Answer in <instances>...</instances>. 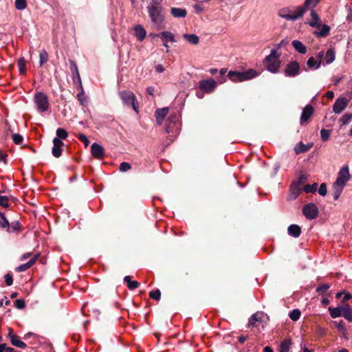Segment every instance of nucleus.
I'll list each match as a JSON object with an SVG mask.
<instances>
[{
	"mask_svg": "<svg viewBox=\"0 0 352 352\" xmlns=\"http://www.w3.org/2000/svg\"><path fill=\"white\" fill-rule=\"evenodd\" d=\"M316 333L320 336V337H323L326 335L327 333V330L325 328L321 327V326H318L316 327Z\"/></svg>",
	"mask_w": 352,
	"mask_h": 352,
	"instance_id": "56",
	"label": "nucleus"
},
{
	"mask_svg": "<svg viewBox=\"0 0 352 352\" xmlns=\"http://www.w3.org/2000/svg\"><path fill=\"white\" fill-rule=\"evenodd\" d=\"M91 152L92 155L97 159H102L104 155V151L103 147L96 142H94L91 144Z\"/></svg>",
	"mask_w": 352,
	"mask_h": 352,
	"instance_id": "12",
	"label": "nucleus"
},
{
	"mask_svg": "<svg viewBox=\"0 0 352 352\" xmlns=\"http://www.w3.org/2000/svg\"><path fill=\"white\" fill-rule=\"evenodd\" d=\"M15 8L19 10H25L27 7V1L26 0H16Z\"/></svg>",
	"mask_w": 352,
	"mask_h": 352,
	"instance_id": "43",
	"label": "nucleus"
},
{
	"mask_svg": "<svg viewBox=\"0 0 352 352\" xmlns=\"http://www.w3.org/2000/svg\"><path fill=\"white\" fill-rule=\"evenodd\" d=\"M318 193L321 196H325L327 193V185L324 183L320 184L318 188Z\"/></svg>",
	"mask_w": 352,
	"mask_h": 352,
	"instance_id": "54",
	"label": "nucleus"
},
{
	"mask_svg": "<svg viewBox=\"0 0 352 352\" xmlns=\"http://www.w3.org/2000/svg\"><path fill=\"white\" fill-rule=\"evenodd\" d=\"M352 120V113H345L342 116L340 121L342 122V125H346L349 124Z\"/></svg>",
	"mask_w": 352,
	"mask_h": 352,
	"instance_id": "45",
	"label": "nucleus"
},
{
	"mask_svg": "<svg viewBox=\"0 0 352 352\" xmlns=\"http://www.w3.org/2000/svg\"><path fill=\"white\" fill-rule=\"evenodd\" d=\"M135 33L136 37L138 38L139 41H142L146 35V32L145 29L141 25H138L134 28Z\"/></svg>",
	"mask_w": 352,
	"mask_h": 352,
	"instance_id": "29",
	"label": "nucleus"
},
{
	"mask_svg": "<svg viewBox=\"0 0 352 352\" xmlns=\"http://www.w3.org/2000/svg\"><path fill=\"white\" fill-rule=\"evenodd\" d=\"M12 139L16 144H21L23 140V136L19 133H14L12 136Z\"/></svg>",
	"mask_w": 352,
	"mask_h": 352,
	"instance_id": "49",
	"label": "nucleus"
},
{
	"mask_svg": "<svg viewBox=\"0 0 352 352\" xmlns=\"http://www.w3.org/2000/svg\"><path fill=\"white\" fill-rule=\"evenodd\" d=\"M64 145V143L62 140H58V138H54L53 140V147H52V155L55 157H60L62 154V146Z\"/></svg>",
	"mask_w": 352,
	"mask_h": 352,
	"instance_id": "13",
	"label": "nucleus"
},
{
	"mask_svg": "<svg viewBox=\"0 0 352 352\" xmlns=\"http://www.w3.org/2000/svg\"><path fill=\"white\" fill-rule=\"evenodd\" d=\"M336 58V52L333 48L328 49L324 56V60L327 65L332 63Z\"/></svg>",
	"mask_w": 352,
	"mask_h": 352,
	"instance_id": "28",
	"label": "nucleus"
},
{
	"mask_svg": "<svg viewBox=\"0 0 352 352\" xmlns=\"http://www.w3.org/2000/svg\"><path fill=\"white\" fill-rule=\"evenodd\" d=\"M70 63H71V72L72 73V78H73L74 82H76L75 74L78 76V81H80V74H79L78 69L76 64L73 60H71Z\"/></svg>",
	"mask_w": 352,
	"mask_h": 352,
	"instance_id": "33",
	"label": "nucleus"
},
{
	"mask_svg": "<svg viewBox=\"0 0 352 352\" xmlns=\"http://www.w3.org/2000/svg\"><path fill=\"white\" fill-rule=\"evenodd\" d=\"M318 184L314 183L313 184H307L305 186L303 190L306 193H313L317 190Z\"/></svg>",
	"mask_w": 352,
	"mask_h": 352,
	"instance_id": "41",
	"label": "nucleus"
},
{
	"mask_svg": "<svg viewBox=\"0 0 352 352\" xmlns=\"http://www.w3.org/2000/svg\"><path fill=\"white\" fill-rule=\"evenodd\" d=\"M150 297L155 300H160L161 298V292L159 289H155L150 292Z\"/></svg>",
	"mask_w": 352,
	"mask_h": 352,
	"instance_id": "50",
	"label": "nucleus"
},
{
	"mask_svg": "<svg viewBox=\"0 0 352 352\" xmlns=\"http://www.w3.org/2000/svg\"><path fill=\"white\" fill-rule=\"evenodd\" d=\"M313 146V143H309L307 144L300 142L294 148L296 154L305 153L309 151Z\"/></svg>",
	"mask_w": 352,
	"mask_h": 352,
	"instance_id": "22",
	"label": "nucleus"
},
{
	"mask_svg": "<svg viewBox=\"0 0 352 352\" xmlns=\"http://www.w3.org/2000/svg\"><path fill=\"white\" fill-rule=\"evenodd\" d=\"M0 206L4 208L9 207V200L7 196L0 195Z\"/></svg>",
	"mask_w": 352,
	"mask_h": 352,
	"instance_id": "51",
	"label": "nucleus"
},
{
	"mask_svg": "<svg viewBox=\"0 0 352 352\" xmlns=\"http://www.w3.org/2000/svg\"><path fill=\"white\" fill-rule=\"evenodd\" d=\"M300 72L299 63L296 61H292L287 64L285 69V75L287 77H295Z\"/></svg>",
	"mask_w": 352,
	"mask_h": 352,
	"instance_id": "8",
	"label": "nucleus"
},
{
	"mask_svg": "<svg viewBox=\"0 0 352 352\" xmlns=\"http://www.w3.org/2000/svg\"><path fill=\"white\" fill-rule=\"evenodd\" d=\"M118 95L122 101L124 105L128 107H132L133 109L138 113V102L135 94L129 90L119 91Z\"/></svg>",
	"mask_w": 352,
	"mask_h": 352,
	"instance_id": "3",
	"label": "nucleus"
},
{
	"mask_svg": "<svg viewBox=\"0 0 352 352\" xmlns=\"http://www.w3.org/2000/svg\"><path fill=\"white\" fill-rule=\"evenodd\" d=\"M5 282L7 285L10 286L13 283V278L12 274L8 273L4 276Z\"/></svg>",
	"mask_w": 352,
	"mask_h": 352,
	"instance_id": "58",
	"label": "nucleus"
},
{
	"mask_svg": "<svg viewBox=\"0 0 352 352\" xmlns=\"http://www.w3.org/2000/svg\"><path fill=\"white\" fill-rule=\"evenodd\" d=\"M320 1L321 0H305L304 7L306 10H314V8H315Z\"/></svg>",
	"mask_w": 352,
	"mask_h": 352,
	"instance_id": "35",
	"label": "nucleus"
},
{
	"mask_svg": "<svg viewBox=\"0 0 352 352\" xmlns=\"http://www.w3.org/2000/svg\"><path fill=\"white\" fill-rule=\"evenodd\" d=\"M170 13L175 18H184L187 15L186 10L180 8H171Z\"/></svg>",
	"mask_w": 352,
	"mask_h": 352,
	"instance_id": "23",
	"label": "nucleus"
},
{
	"mask_svg": "<svg viewBox=\"0 0 352 352\" xmlns=\"http://www.w3.org/2000/svg\"><path fill=\"white\" fill-rule=\"evenodd\" d=\"M151 36H157L160 37L165 42H172L175 43L177 41L175 39V35L168 31H164L157 34H151Z\"/></svg>",
	"mask_w": 352,
	"mask_h": 352,
	"instance_id": "16",
	"label": "nucleus"
},
{
	"mask_svg": "<svg viewBox=\"0 0 352 352\" xmlns=\"http://www.w3.org/2000/svg\"><path fill=\"white\" fill-rule=\"evenodd\" d=\"M331 131L322 129L320 130V136L322 141H327L329 139Z\"/></svg>",
	"mask_w": 352,
	"mask_h": 352,
	"instance_id": "46",
	"label": "nucleus"
},
{
	"mask_svg": "<svg viewBox=\"0 0 352 352\" xmlns=\"http://www.w3.org/2000/svg\"><path fill=\"white\" fill-rule=\"evenodd\" d=\"M30 267H28V265H27V263H25V264H22V265H20L19 266H18L16 268V271L18 272H24V271H26L27 270H28Z\"/></svg>",
	"mask_w": 352,
	"mask_h": 352,
	"instance_id": "60",
	"label": "nucleus"
},
{
	"mask_svg": "<svg viewBox=\"0 0 352 352\" xmlns=\"http://www.w3.org/2000/svg\"><path fill=\"white\" fill-rule=\"evenodd\" d=\"M155 70L157 73H162L164 71V67L162 65L159 64L155 67Z\"/></svg>",
	"mask_w": 352,
	"mask_h": 352,
	"instance_id": "64",
	"label": "nucleus"
},
{
	"mask_svg": "<svg viewBox=\"0 0 352 352\" xmlns=\"http://www.w3.org/2000/svg\"><path fill=\"white\" fill-rule=\"evenodd\" d=\"M8 337L10 338V342L14 346L24 349L26 346V344L23 341L20 340L19 337L12 333V329H9Z\"/></svg>",
	"mask_w": 352,
	"mask_h": 352,
	"instance_id": "14",
	"label": "nucleus"
},
{
	"mask_svg": "<svg viewBox=\"0 0 352 352\" xmlns=\"http://www.w3.org/2000/svg\"><path fill=\"white\" fill-rule=\"evenodd\" d=\"M264 317V313L263 312H256L254 314H252L248 321L249 326H256V322H261L262 321L263 318Z\"/></svg>",
	"mask_w": 352,
	"mask_h": 352,
	"instance_id": "21",
	"label": "nucleus"
},
{
	"mask_svg": "<svg viewBox=\"0 0 352 352\" xmlns=\"http://www.w3.org/2000/svg\"><path fill=\"white\" fill-rule=\"evenodd\" d=\"M307 65L309 68L316 69L320 67L321 62L316 60L314 57H309L307 61Z\"/></svg>",
	"mask_w": 352,
	"mask_h": 352,
	"instance_id": "31",
	"label": "nucleus"
},
{
	"mask_svg": "<svg viewBox=\"0 0 352 352\" xmlns=\"http://www.w3.org/2000/svg\"><path fill=\"white\" fill-rule=\"evenodd\" d=\"M292 45L294 47V48L297 51L298 53L302 54H305L307 52V48L305 46V45L298 40H294L292 42Z\"/></svg>",
	"mask_w": 352,
	"mask_h": 352,
	"instance_id": "25",
	"label": "nucleus"
},
{
	"mask_svg": "<svg viewBox=\"0 0 352 352\" xmlns=\"http://www.w3.org/2000/svg\"><path fill=\"white\" fill-rule=\"evenodd\" d=\"M163 0H152L151 3L148 6H153L155 7H162L161 3Z\"/></svg>",
	"mask_w": 352,
	"mask_h": 352,
	"instance_id": "62",
	"label": "nucleus"
},
{
	"mask_svg": "<svg viewBox=\"0 0 352 352\" xmlns=\"http://www.w3.org/2000/svg\"><path fill=\"white\" fill-rule=\"evenodd\" d=\"M306 10H307L304 7V6L296 7L294 10H292V17L296 16L297 20L298 19L302 17L304 15Z\"/></svg>",
	"mask_w": 352,
	"mask_h": 352,
	"instance_id": "30",
	"label": "nucleus"
},
{
	"mask_svg": "<svg viewBox=\"0 0 352 352\" xmlns=\"http://www.w3.org/2000/svg\"><path fill=\"white\" fill-rule=\"evenodd\" d=\"M301 316V312L299 309H295L292 310L289 314V316L293 321H297Z\"/></svg>",
	"mask_w": 352,
	"mask_h": 352,
	"instance_id": "42",
	"label": "nucleus"
},
{
	"mask_svg": "<svg viewBox=\"0 0 352 352\" xmlns=\"http://www.w3.org/2000/svg\"><path fill=\"white\" fill-rule=\"evenodd\" d=\"M131 168V166L128 162H122L120 164L119 169L121 172H126L127 170H130Z\"/></svg>",
	"mask_w": 352,
	"mask_h": 352,
	"instance_id": "52",
	"label": "nucleus"
},
{
	"mask_svg": "<svg viewBox=\"0 0 352 352\" xmlns=\"http://www.w3.org/2000/svg\"><path fill=\"white\" fill-rule=\"evenodd\" d=\"M301 190H302V189L299 186V183L293 182L289 188V199H291V200L296 199L298 197Z\"/></svg>",
	"mask_w": 352,
	"mask_h": 352,
	"instance_id": "17",
	"label": "nucleus"
},
{
	"mask_svg": "<svg viewBox=\"0 0 352 352\" xmlns=\"http://www.w3.org/2000/svg\"><path fill=\"white\" fill-rule=\"evenodd\" d=\"M343 187H341V186H336V184H333V187H332V189H333V192H332V195H333V197L334 198L335 200H337L339 197L340 196L342 190H343Z\"/></svg>",
	"mask_w": 352,
	"mask_h": 352,
	"instance_id": "37",
	"label": "nucleus"
},
{
	"mask_svg": "<svg viewBox=\"0 0 352 352\" xmlns=\"http://www.w3.org/2000/svg\"><path fill=\"white\" fill-rule=\"evenodd\" d=\"M314 114V108L311 105L307 104L302 109L300 122L301 125L305 124Z\"/></svg>",
	"mask_w": 352,
	"mask_h": 352,
	"instance_id": "11",
	"label": "nucleus"
},
{
	"mask_svg": "<svg viewBox=\"0 0 352 352\" xmlns=\"http://www.w3.org/2000/svg\"><path fill=\"white\" fill-rule=\"evenodd\" d=\"M168 113V108L164 107L162 109H158L155 111V119L156 122L158 125H161L163 123V121L165 117L167 116Z\"/></svg>",
	"mask_w": 352,
	"mask_h": 352,
	"instance_id": "15",
	"label": "nucleus"
},
{
	"mask_svg": "<svg viewBox=\"0 0 352 352\" xmlns=\"http://www.w3.org/2000/svg\"><path fill=\"white\" fill-rule=\"evenodd\" d=\"M227 72V69L226 68H222L220 69V74L221 76V78L218 79V82L221 84L226 81V76L225 74Z\"/></svg>",
	"mask_w": 352,
	"mask_h": 352,
	"instance_id": "57",
	"label": "nucleus"
},
{
	"mask_svg": "<svg viewBox=\"0 0 352 352\" xmlns=\"http://www.w3.org/2000/svg\"><path fill=\"white\" fill-rule=\"evenodd\" d=\"M37 259V256H35L34 257L32 258L28 262H27V265L30 268L36 262Z\"/></svg>",
	"mask_w": 352,
	"mask_h": 352,
	"instance_id": "63",
	"label": "nucleus"
},
{
	"mask_svg": "<svg viewBox=\"0 0 352 352\" xmlns=\"http://www.w3.org/2000/svg\"><path fill=\"white\" fill-rule=\"evenodd\" d=\"M292 10H290L287 8H284L279 10L278 15H279V16H280L286 20H288V21H296V16L292 17Z\"/></svg>",
	"mask_w": 352,
	"mask_h": 352,
	"instance_id": "19",
	"label": "nucleus"
},
{
	"mask_svg": "<svg viewBox=\"0 0 352 352\" xmlns=\"http://www.w3.org/2000/svg\"><path fill=\"white\" fill-rule=\"evenodd\" d=\"M349 179L350 173L349 168L348 166H344L339 170L336 181L333 184L344 188Z\"/></svg>",
	"mask_w": 352,
	"mask_h": 352,
	"instance_id": "6",
	"label": "nucleus"
},
{
	"mask_svg": "<svg viewBox=\"0 0 352 352\" xmlns=\"http://www.w3.org/2000/svg\"><path fill=\"white\" fill-rule=\"evenodd\" d=\"M33 101L36 107V109L39 113L47 111L50 108V103L47 96L39 91L35 94Z\"/></svg>",
	"mask_w": 352,
	"mask_h": 352,
	"instance_id": "5",
	"label": "nucleus"
},
{
	"mask_svg": "<svg viewBox=\"0 0 352 352\" xmlns=\"http://www.w3.org/2000/svg\"><path fill=\"white\" fill-rule=\"evenodd\" d=\"M343 316L349 322H352V309L349 304L343 305L342 314Z\"/></svg>",
	"mask_w": 352,
	"mask_h": 352,
	"instance_id": "27",
	"label": "nucleus"
},
{
	"mask_svg": "<svg viewBox=\"0 0 352 352\" xmlns=\"http://www.w3.org/2000/svg\"><path fill=\"white\" fill-rule=\"evenodd\" d=\"M21 225L19 221H15L11 223L10 229L11 228L13 231H18L20 229Z\"/></svg>",
	"mask_w": 352,
	"mask_h": 352,
	"instance_id": "59",
	"label": "nucleus"
},
{
	"mask_svg": "<svg viewBox=\"0 0 352 352\" xmlns=\"http://www.w3.org/2000/svg\"><path fill=\"white\" fill-rule=\"evenodd\" d=\"M257 74L254 69H250L245 72L230 71L227 76L233 82H243L256 77Z\"/></svg>",
	"mask_w": 352,
	"mask_h": 352,
	"instance_id": "2",
	"label": "nucleus"
},
{
	"mask_svg": "<svg viewBox=\"0 0 352 352\" xmlns=\"http://www.w3.org/2000/svg\"><path fill=\"white\" fill-rule=\"evenodd\" d=\"M77 98L82 105L85 104L86 102V97L85 96V91L82 87V85H80V91L77 95Z\"/></svg>",
	"mask_w": 352,
	"mask_h": 352,
	"instance_id": "44",
	"label": "nucleus"
},
{
	"mask_svg": "<svg viewBox=\"0 0 352 352\" xmlns=\"http://www.w3.org/2000/svg\"><path fill=\"white\" fill-rule=\"evenodd\" d=\"M14 306L19 309H22L25 307V302L23 299H16L14 301Z\"/></svg>",
	"mask_w": 352,
	"mask_h": 352,
	"instance_id": "53",
	"label": "nucleus"
},
{
	"mask_svg": "<svg viewBox=\"0 0 352 352\" xmlns=\"http://www.w3.org/2000/svg\"><path fill=\"white\" fill-rule=\"evenodd\" d=\"M318 30V31L314 32V34L317 37H325L329 35L330 28L327 25H321V27Z\"/></svg>",
	"mask_w": 352,
	"mask_h": 352,
	"instance_id": "26",
	"label": "nucleus"
},
{
	"mask_svg": "<svg viewBox=\"0 0 352 352\" xmlns=\"http://www.w3.org/2000/svg\"><path fill=\"white\" fill-rule=\"evenodd\" d=\"M330 316L333 318H336L342 316L343 310V305H339L336 307H329L328 308Z\"/></svg>",
	"mask_w": 352,
	"mask_h": 352,
	"instance_id": "24",
	"label": "nucleus"
},
{
	"mask_svg": "<svg viewBox=\"0 0 352 352\" xmlns=\"http://www.w3.org/2000/svg\"><path fill=\"white\" fill-rule=\"evenodd\" d=\"M49 56L46 50H42L39 54V63L42 66L48 61Z\"/></svg>",
	"mask_w": 352,
	"mask_h": 352,
	"instance_id": "36",
	"label": "nucleus"
},
{
	"mask_svg": "<svg viewBox=\"0 0 352 352\" xmlns=\"http://www.w3.org/2000/svg\"><path fill=\"white\" fill-rule=\"evenodd\" d=\"M184 38L188 43H190L191 44H193V45H197L199 43V37L197 35L193 34H184Z\"/></svg>",
	"mask_w": 352,
	"mask_h": 352,
	"instance_id": "32",
	"label": "nucleus"
},
{
	"mask_svg": "<svg viewBox=\"0 0 352 352\" xmlns=\"http://www.w3.org/2000/svg\"><path fill=\"white\" fill-rule=\"evenodd\" d=\"M78 138L85 144L86 147L89 144V140L85 135L80 133L78 135Z\"/></svg>",
	"mask_w": 352,
	"mask_h": 352,
	"instance_id": "55",
	"label": "nucleus"
},
{
	"mask_svg": "<svg viewBox=\"0 0 352 352\" xmlns=\"http://www.w3.org/2000/svg\"><path fill=\"white\" fill-rule=\"evenodd\" d=\"M18 67L21 74H25L26 72V61L23 57L18 60Z\"/></svg>",
	"mask_w": 352,
	"mask_h": 352,
	"instance_id": "39",
	"label": "nucleus"
},
{
	"mask_svg": "<svg viewBox=\"0 0 352 352\" xmlns=\"http://www.w3.org/2000/svg\"><path fill=\"white\" fill-rule=\"evenodd\" d=\"M289 235L294 238L298 237L301 234V228L296 224H292L287 228Z\"/></svg>",
	"mask_w": 352,
	"mask_h": 352,
	"instance_id": "20",
	"label": "nucleus"
},
{
	"mask_svg": "<svg viewBox=\"0 0 352 352\" xmlns=\"http://www.w3.org/2000/svg\"><path fill=\"white\" fill-rule=\"evenodd\" d=\"M56 137L55 138H58V140H65L67 136L68 133L63 128H58L56 130Z\"/></svg>",
	"mask_w": 352,
	"mask_h": 352,
	"instance_id": "40",
	"label": "nucleus"
},
{
	"mask_svg": "<svg viewBox=\"0 0 352 352\" xmlns=\"http://www.w3.org/2000/svg\"><path fill=\"white\" fill-rule=\"evenodd\" d=\"M330 288V285L329 284H322L318 286L316 291L317 293L322 294L326 292Z\"/></svg>",
	"mask_w": 352,
	"mask_h": 352,
	"instance_id": "48",
	"label": "nucleus"
},
{
	"mask_svg": "<svg viewBox=\"0 0 352 352\" xmlns=\"http://www.w3.org/2000/svg\"><path fill=\"white\" fill-rule=\"evenodd\" d=\"M147 10L151 21L156 29H162L164 28V23L165 21L163 8L148 6Z\"/></svg>",
	"mask_w": 352,
	"mask_h": 352,
	"instance_id": "1",
	"label": "nucleus"
},
{
	"mask_svg": "<svg viewBox=\"0 0 352 352\" xmlns=\"http://www.w3.org/2000/svg\"><path fill=\"white\" fill-rule=\"evenodd\" d=\"M199 87L202 91L207 93H210L217 87V82L212 78L203 80L199 82Z\"/></svg>",
	"mask_w": 352,
	"mask_h": 352,
	"instance_id": "9",
	"label": "nucleus"
},
{
	"mask_svg": "<svg viewBox=\"0 0 352 352\" xmlns=\"http://www.w3.org/2000/svg\"><path fill=\"white\" fill-rule=\"evenodd\" d=\"M302 213L308 219H314L318 214V209L313 203L305 205L302 208Z\"/></svg>",
	"mask_w": 352,
	"mask_h": 352,
	"instance_id": "7",
	"label": "nucleus"
},
{
	"mask_svg": "<svg viewBox=\"0 0 352 352\" xmlns=\"http://www.w3.org/2000/svg\"><path fill=\"white\" fill-rule=\"evenodd\" d=\"M334 324L336 327V328L341 331L343 334L346 332V328H345V324L343 320H340V321L337 322L335 321Z\"/></svg>",
	"mask_w": 352,
	"mask_h": 352,
	"instance_id": "47",
	"label": "nucleus"
},
{
	"mask_svg": "<svg viewBox=\"0 0 352 352\" xmlns=\"http://www.w3.org/2000/svg\"><path fill=\"white\" fill-rule=\"evenodd\" d=\"M265 65L266 69L274 74L278 72V68L280 65L279 56L276 50H272L270 54L265 58Z\"/></svg>",
	"mask_w": 352,
	"mask_h": 352,
	"instance_id": "4",
	"label": "nucleus"
},
{
	"mask_svg": "<svg viewBox=\"0 0 352 352\" xmlns=\"http://www.w3.org/2000/svg\"><path fill=\"white\" fill-rule=\"evenodd\" d=\"M349 100L345 97H340L336 99L333 105V111L335 113H340L347 107Z\"/></svg>",
	"mask_w": 352,
	"mask_h": 352,
	"instance_id": "10",
	"label": "nucleus"
},
{
	"mask_svg": "<svg viewBox=\"0 0 352 352\" xmlns=\"http://www.w3.org/2000/svg\"><path fill=\"white\" fill-rule=\"evenodd\" d=\"M310 16L311 20L308 22L309 25L312 28H320L321 27L320 19L314 10H311Z\"/></svg>",
	"mask_w": 352,
	"mask_h": 352,
	"instance_id": "18",
	"label": "nucleus"
},
{
	"mask_svg": "<svg viewBox=\"0 0 352 352\" xmlns=\"http://www.w3.org/2000/svg\"><path fill=\"white\" fill-rule=\"evenodd\" d=\"M0 228H7L10 230V224L7 219L6 218L4 213L0 212Z\"/></svg>",
	"mask_w": 352,
	"mask_h": 352,
	"instance_id": "38",
	"label": "nucleus"
},
{
	"mask_svg": "<svg viewBox=\"0 0 352 352\" xmlns=\"http://www.w3.org/2000/svg\"><path fill=\"white\" fill-rule=\"evenodd\" d=\"M291 344L292 342L290 340H285L281 342L279 346V352H289Z\"/></svg>",
	"mask_w": 352,
	"mask_h": 352,
	"instance_id": "34",
	"label": "nucleus"
},
{
	"mask_svg": "<svg viewBox=\"0 0 352 352\" xmlns=\"http://www.w3.org/2000/svg\"><path fill=\"white\" fill-rule=\"evenodd\" d=\"M139 285V283L138 281H131L130 283H129V284L127 285V287L129 289L131 290H133V289H135V288H137Z\"/></svg>",
	"mask_w": 352,
	"mask_h": 352,
	"instance_id": "61",
	"label": "nucleus"
}]
</instances>
